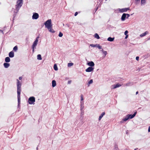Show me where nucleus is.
I'll return each mask as SVG.
<instances>
[{
	"label": "nucleus",
	"instance_id": "obj_1",
	"mask_svg": "<svg viewBox=\"0 0 150 150\" xmlns=\"http://www.w3.org/2000/svg\"><path fill=\"white\" fill-rule=\"evenodd\" d=\"M17 82V92L18 95V103L19 105L20 104V100H21V97H20V94L21 91V82L19 81L18 79L16 80Z\"/></svg>",
	"mask_w": 150,
	"mask_h": 150
},
{
	"label": "nucleus",
	"instance_id": "obj_2",
	"mask_svg": "<svg viewBox=\"0 0 150 150\" xmlns=\"http://www.w3.org/2000/svg\"><path fill=\"white\" fill-rule=\"evenodd\" d=\"M23 0H18L17 2V4L16 5V9L17 12H18L20 8L22 5Z\"/></svg>",
	"mask_w": 150,
	"mask_h": 150
},
{
	"label": "nucleus",
	"instance_id": "obj_3",
	"mask_svg": "<svg viewBox=\"0 0 150 150\" xmlns=\"http://www.w3.org/2000/svg\"><path fill=\"white\" fill-rule=\"evenodd\" d=\"M45 28L47 29H49L51 26H52V25L51 23V19H48L47 21L44 23Z\"/></svg>",
	"mask_w": 150,
	"mask_h": 150
},
{
	"label": "nucleus",
	"instance_id": "obj_4",
	"mask_svg": "<svg viewBox=\"0 0 150 150\" xmlns=\"http://www.w3.org/2000/svg\"><path fill=\"white\" fill-rule=\"evenodd\" d=\"M35 101V98L34 97L32 96L30 97L28 100L29 103L30 104H34Z\"/></svg>",
	"mask_w": 150,
	"mask_h": 150
},
{
	"label": "nucleus",
	"instance_id": "obj_5",
	"mask_svg": "<svg viewBox=\"0 0 150 150\" xmlns=\"http://www.w3.org/2000/svg\"><path fill=\"white\" fill-rule=\"evenodd\" d=\"M129 10V8H124L119 9V11L120 13H123L124 12H126L128 10Z\"/></svg>",
	"mask_w": 150,
	"mask_h": 150
},
{
	"label": "nucleus",
	"instance_id": "obj_6",
	"mask_svg": "<svg viewBox=\"0 0 150 150\" xmlns=\"http://www.w3.org/2000/svg\"><path fill=\"white\" fill-rule=\"evenodd\" d=\"M38 38L39 37H37L35 40L33 42V44L32 46V48H35V47L37 45L38 42Z\"/></svg>",
	"mask_w": 150,
	"mask_h": 150
},
{
	"label": "nucleus",
	"instance_id": "obj_7",
	"mask_svg": "<svg viewBox=\"0 0 150 150\" xmlns=\"http://www.w3.org/2000/svg\"><path fill=\"white\" fill-rule=\"evenodd\" d=\"M39 16V15L38 13H34L32 18L33 19H37L38 18Z\"/></svg>",
	"mask_w": 150,
	"mask_h": 150
},
{
	"label": "nucleus",
	"instance_id": "obj_8",
	"mask_svg": "<svg viewBox=\"0 0 150 150\" xmlns=\"http://www.w3.org/2000/svg\"><path fill=\"white\" fill-rule=\"evenodd\" d=\"M121 85L119 84L118 83L116 85H112L111 86V88L112 89H115L121 86Z\"/></svg>",
	"mask_w": 150,
	"mask_h": 150
},
{
	"label": "nucleus",
	"instance_id": "obj_9",
	"mask_svg": "<svg viewBox=\"0 0 150 150\" xmlns=\"http://www.w3.org/2000/svg\"><path fill=\"white\" fill-rule=\"evenodd\" d=\"M94 69V68L91 67H89L88 68L86 69V72H90L93 71Z\"/></svg>",
	"mask_w": 150,
	"mask_h": 150
},
{
	"label": "nucleus",
	"instance_id": "obj_10",
	"mask_svg": "<svg viewBox=\"0 0 150 150\" xmlns=\"http://www.w3.org/2000/svg\"><path fill=\"white\" fill-rule=\"evenodd\" d=\"M125 18H126V15L125 13H124L122 14L121 18V20L122 21H124Z\"/></svg>",
	"mask_w": 150,
	"mask_h": 150
},
{
	"label": "nucleus",
	"instance_id": "obj_11",
	"mask_svg": "<svg viewBox=\"0 0 150 150\" xmlns=\"http://www.w3.org/2000/svg\"><path fill=\"white\" fill-rule=\"evenodd\" d=\"M137 112H135L134 113L133 115L128 114L127 115V116H128L129 117V118L132 119L136 115Z\"/></svg>",
	"mask_w": 150,
	"mask_h": 150
},
{
	"label": "nucleus",
	"instance_id": "obj_12",
	"mask_svg": "<svg viewBox=\"0 0 150 150\" xmlns=\"http://www.w3.org/2000/svg\"><path fill=\"white\" fill-rule=\"evenodd\" d=\"M87 64L89 66H90L91 67H93L94 65V63L92 61H91L87 63Z\"/></svg>",
	"mask_w": 150,
	"mask_h": 150
},
{
	"label": "nucleus",
	"instance_id": "obj_13",
	"mask_svg": "<svg viewBox=\"0 0 150 150\" xmlns=\"http://www.w3.org/2000/svg\"><path fill=\"white\" fill-rule=\"evenodd\" d=\"M9 56L11 58L13 57H14V52L12 51L10 52L8 54Z\"/></svg>",
	"mask_w": 150,
	"mask_h": 150
},
{
	"label": "nucleus",
	"instance_id": "obj_14",
	"mask_svg": "<svg viewBox=\"0 0 150 150\" xmlns=\"http://www.w3.org/2000/svg\"><path fill=\"white\" fill-rule=\"evenodd\" d=\"M105 113L104 112H103L99 116V119H98V120H99L100 121L101 120V118H102V117H103V116L104 115H105Z\"/></svg>",
	"mask_w": 150,
	"mask_h": 150
},
{
	"label": "nucleus",
	"instance_id": "obj_15",
	"mask_svg": "<svg viewBox=\"0 0 150 150\" xmlns=\"http://www.w3.org/2000/svg\"><path fill=\"white\" fill-rule=\"evenodd\" d=\"M149 32L148 31H146L144 33H143L142 34H141L140 35V36L141 37H144V36H145L146 34H148V33Z\"/></svg>",
	"mask_w": 150,
	"mask_h": 150
},
{
	"label": "nucleus",
	"instance_id": "obj_16",
	"mask_svg": "<svg viewBox=\"0 0 150 150\" xmlns=\"http://www.w3.org/2000/svg\"><path fill=\"white\" fill-rule=\"evenodd\" d=\"M4 66L5 68H7L9 67L10 64L9 63H5L4 64Z\"/></svg>",
	"mask_w": 150,
	"mask_h": 150
},
{
	"label": "nucleus",
	"instance_id": "obj_17",
	"mask_svg": "<svg viewBox=\"0 0 150 150\" xmlns=\"http://www.w3.org/2000/svg\"><path fill=\"white\" fill-rule=\"evenodd\" d=\"M48 29L49 31L50 32L52 33H54L55 32V31L53 29L52 26H51V27H50L49 29Z\"/></svg>",
	"mask_w": 150,
	"mask_h": 150
},
{
	"label": "nucleus",
	"instance_id": "obj_18",
	"mask_svg": "<svg viewBox=\"0 0 150 150\" xmlns=\"http://www.w3.org/2000/svg\"><path fill=\"white\" fill-rule=\"evenodd\" d=\"M137 1H139V0H136ZM146 3V0H141V4L142 5H144Z\"/></svg>",
	"mask_w": 150,
	"mask_h": 150
},
{
	"label": "nucleus",
	"instance_id": "obj_19",
	"mask_svg": "<svg viewBox=\"0 0 150 150\" xmlns=\"http://www.w3.org/2000/svg\"><path fill=\"white\" fill-rule=\"evenodd\" d=\"M56 85V82L55 80H53L52 82V86L53 87H54Z\"/></svg>",
	"mask_w": 150,
	"mask_h": 150
},
{
	"label": "nucleus",
	"instance_id": "obj_20",
	"mask_svg": "<svg viewBox=\"0 0 150 150\" xmlns=\"http://www.w3.org/2000/svg\"><path fill=\"white\" fill-rule=\"evenodd\" d=\"M5 61L6 62H9L10 61V59L9 57H7L5 58Z\"/></svg>",
	"mask_w": 150,
	"mask_h": 150
},
{
	"label": "nucleus",
	"instance_id": "obj_21",
	"mask_svg": "<svg viewBox=\"0 0 150 150\" xmlns=\"http://www.w3.org/2000/svg\"><path fill=\"white\" fill-rule=\"evenodd\" d=\"M114 38H112L111 37H109L108 38V40L110 42H112L114 40Z\"/></svg>",
	"mask_w": 150,
	"mask_h": 150
},
{
	"label": "nucleus",
	"instance_id": "obj_22",
	"mask_svg": "<svg viewBox=\"0 0 150 150\" xmlns=\"http://www.w3.org/2000/svg\"><path fill=\"white\" fill-rule=\"evenodd\" d=\"M132 85V83L131 82H129L124 84V86H129Z\"/></svg>",
	"mask_w": 150,
	"mask_h": 150
},
{
	"label": "nucleus",
	"instance_id": "obj_23",
	"mask_svg": "<svg viewBox=\"0 0 150 150\" xmlns=\"http://www.w3.org/2000/svg\"><path fill=\"white\" fill-rule=\"evenodd\" d=\"M94 37L97 39H99L100 38L97 33H95L94 35Z\"/></svg>",
	"mask_w": 150,
	"mask_h": 150
},
{
	"label": "nucleus",
	"instance_id": "obj_24",
	"mask_svg": "<svg viewBox=\"0 0 150 150\" xmlns=\"http://www.w3.org/2000/svg\"><path fill=\"white\" fill-rule=\"evenodd\" d=\"M129 117L128 116H127V115L125 118L123 119V120L124 121H126L129 118Z\"/></svg>",
	"mask_w": 150,
	"mask_h": 150
},
{
	"label": "nucleus",
	"instance_id": "obj_25",
	"mask_svg": "<svg viewBox=\"0 0 150 150\" xmlns=\"http://www.w3.org/2000/svg\"><path fill=\"white\" fill-rule=\"evenodd\" d=\"M37 59L39 60H41L42 59L41 55L40 54H38L37 55Z\"/></svg>",
	"mask_w": 150,
	"mask_h": 150
},
{
	"label": "nucleus",
	"instance_id": "obj_26",
	"mask_svg": "<svg viewBox=\"0 0 150 150\" xmlns=\"http://www.w3.org/2000/svg\"><path fill=\"white\" fill-rule=\"evenodd\" d=\"M54 69L55 70L57 71L58 70V68L56 64L54 65Z\"/></svg>",
	"mask_w": 150,
	"mask_h": 150
},
{
	"label": "nucleus",
	"instance_id": "obj_27",
	"mask_svg": "<svg viewBox=\"0 0 150 150\" xmlns=\"http://www.w3.org/2000/svg\"><path fill=\"white\" fill-rule=\"evenodd\" d=\"M18 49V48L17 46H16L13 48V50L15 52H16L17 50Z\"/></svg>",
	"mask_w": 150,
	"mask_h": 150
},
{
	"label": "nucleus",
	"instance_id": "obj_28",
	"mask_svg": "<svg viewBox=\"0 0 150 150\" xmlns=\"http://www.w3.org/2000/svg\"><path fill=\"white\" fill-rule=\"evenodd\" d=\"M93 82V80L92 79H91V80L89 81V82H88V86H89V85L92 83Z\"/></svg>",
	"mask_w": 150,
	"mask_h": 150
},
{
	"label": "nucleus",
	"instance_id": "obj_29",
	"mask_svg": "<svg viewBox=\"0 0 150 150\" xmlns=\"http://www.w3.org/2000/svg\"><path fill=\"white\" fill-rule=\"evenodd\" d=\"M98 45V44H96V45L93 44H90V46L92 47H97Z\"/></svg>",
	"mask_w": 150,
	"mask_h": 150
},
{
	"label": "nucleus",
	"instance_id": "obj_30",
	"mask_svg": "<svg viewBox=\"0 0 150 150\" xmlns=\"http://www.w3.org/2000/svg\"><path fill=\"white\" fill-rule=\"evenodd\" d=\"M74 64L73 63H69L68 64V67H70L73 65Z\"/></svg>",
	"mask_w": 150,
	"mask_h": 150
},
{
	"label": "nucleus",
	"instance_id": "obj_31",
	"mask_svg": "<svg viewBox=\"0 0 150 150\" xmlns=\"http://www.w3.org/2000/svg\"><path fill=\"white\" fill-rule=\"evenodd\" d=\"M103 53L104 54V57H105L107 54V52L106 51H103Z\"/></svg>",
	"mask_w": 150,
	"mask_h": 150
},
{
	"label": "nucleus",
	"instance_id": "obj_32",
	"mask_svg": "<svg viewBox=\"0 0 150 150\" xmlns=\"http://www.w3.org/2000/svg\"><path fill=\"white\" fill-rule=\"evenodd\" d=\"M97 47L99 49H101L102 47L101 46H100L99 44H98Z\"/></svg>",
	"mask_w": 150,
	"mask_h": 150
},
{
	"label": "nucleus",
	"instance_id": "obj_33",
	"mask_svg": "<svg viewBox=\"0 0 150 150\" xmlns=\"http://www.w3.org/2000/svg\"><path fill=\"white\" fill-rule=\"evenodd\" d=\"M63 35V34L61 32H60L59 33V37H61Z\"/></svg>",
	"mask_w": 150,
	"mask_h": 150
},
{
	"label": "nucleus",
	"instance_id": "obj_34",
	"mask_svg": "<svg viewBox=\"0 0 150 150\" xmlns=\"http://www.w3.org/2000/svg\"><path fill=\"white\" fill-rule=\"evenodd\" d=\"M126 16V18L128 19L129 17L130 16L129 14L127 13H125Z\"/></svg>",
	"mask_w": 150,
	"mask_h": 150
},
{
	"label": "nucleus",
	"instance_id": "obj_35",
	"mask_svg": "<svg viewBox=\"0 0 150 150\" xmlns=\"http://www.w3.org/2000/svg\"><path fill=\"white\" fill-rule=\"evenodd\" d=\"M83 100V96L82 95H81V100L82 101Z\"/></svg>",
	"mask_w": 150,
	"mask_h": 150
},
{
	"label": "nucleus",
	"instance_id": "obj_36",
	"mask_svg": "<svg viewBox=\"0 0 150 150\" xmlns=\"http://www.w3.org/2000/svg\"><path fill=\"white\" fill-rule=\"evenodd\" d=\"M128 33V31L127 30H126L125 32V35H128L127 34Z\"/></svg>",
	"mask_w": 150,
	"mask_h": 150
},
{
	"label": "nucleus",
	"instance_id": "obj_37",
	"mask_svg": "<svg viewBox=\"0 0 150 150\" xmlns=\"http://www.w3.org/2000/svg\"><path fill=\"white\" fill-rule=\"evenodd\" d=\"M71 80H69V81H68V84H70L71 83Z\"/></svg>",
	"mask_w": 150,
	"mask_h": 150
},
{
	"label": "nucleus",
	"instance_id": "obj_38",
	"mask_svg": "<svg viewBox=\"0 0 150 150\" xmlns=\"http://www.w3.org/2000/svg\"><path fill=\"white\" fill-rule=\"evenodd\" d=\"M139 57H138V56H137V57H136V60L138 61L139 60Z\"/></svg>",
	"mask_w": 150,
	"mask_h": 150
},
{
	"label": "nucleus",
	"instance_id": "obj_39",
	"mask_svg": "<svg viewBox=\"0 0 150 150\" xmlns=\"http://www.w3.org/2000/svg\"><path fill=\"white\" fill-rule=\"evenodd\" d=\"M78 14V13L77 12H76L74 14L75 16H76Z\"/></svg>",
	"mask_w": 150,
	"mask_h": 150
},
{
	"label": "nucleus",
	"instance_id": "obj_40",
	"mask_svg": "<svg viewBox=\"0 0 150 150\" xmlns=\"http://www.w3.org/2000/svg\"><path fill=\"white\" fill-rule=\"evenodd\" d=\"M22 78V77L21 76L19 77V79L20 80H21Z\"/></svg>",
	"mask_w": 150,
	"mask_h": 150
},
{
	"label": "nucleus",
	"instance_id": "obj_41",
	"mask_svg": "<svg viewBox=\"0 0 150 150\" xmlns=\"http://www.w3.org/2000/svg\"><path fill=\"white\" fill-rule=\"evenodd\" d=\"M128 35H126V36H125V39H127V38H128Z\"/></svg>",
	"mask_w": 150,
	"mask_h": 150
},
{
	"label": "nucleus",
	"instance_id": "obj_42",
	"mask_svg": "<svg viewBox=\"0 0 150 150\" xmlns=\"http://www.w3.org/2000/svg\"><path fill=\"white\" fill-rule=\"evenodd\" d=\"M81 107H82V106H83V103H82L81 102Z\"/></svg>",
	"mask_w": 150,
	"mask_h": 150
},
{
	"label": "nucleus",
	"instance_id": "obj_43",
	"mask_svg": "<svg viewBox=\"0 0 150 150\" xmlns=\"http://www.w3.org/2000/svg\"><path fill=\"white\" fill-rule=\"evenodd\" d=\"M148 131L149 132H150V126L149 127Z\"/></svg>",
	"mask_w": 150,
	"mask_h": 150
},
{
	"label": "nucleus",
	"instance_id": "obj_44",
	"mask_svg": "<svg viewBox=\"0 0 150 150\" xmlns=\"http://www.w3.org/2000/svg\"><path fill=\"white\" fill-rule=\"evenodd\" d=\"M68 27H69V25L68 24H66V25Z\"/></svg>",
	"mask_w": 150,
	"mask_h": 150
},
{
	"label": "nucleus",
	"instance_id": "obj_45",
	"mask_svg": "<svg viewBox=\"0 0 150 150\" xmlns=\"http://www.w3.org/2000/svg\"><path fill=\"white\" fill-rule=\"evenodd\" d=\"M83 106H82V107H81V110L82 109H83Z\"/></svg>",
	"mask_w": 150,
	"mask_h": 150
},
{
	"label": "nucleus",
	"instance_id": "obj_46",
	"mask_svg": "<svg viewBox=\"0 0 150 150\" xmlns=\"http://www.w3.org/2000/svg\"><path fill=\"white\" fill-rule=\"evenodd\" d=\"M83 106H82V107H81V110L82 109H83Z\"/></svg>",
	"mask_w": 150,
	"mask_h": 150
},
{
	"label": "nucleus",
	"instance_id": "obj_47",
	"mask_svg": "<svg viewBox=\"0 0 150 150\" xmlns=\"http://www.w3.org/2000/svg\"><path fill=\"white\" fill-rule=\"evenodd\" d=\"M0 32H1V33H3V34H4V33H3V31L2 30H0Z\"/></svg>",
	"mask_w": 150,
	"mask_h": 150
},
{
	"label": "nucleus",
	"instance_id": "obj_48",
	"mask_svg": "<svg viewBox=\"0 0 150 150\" xmlns=\"http://www.w3.org/2000/svg\"><path fill=\"white\" fill-rule=\"evenodd\" d=\"M34 48H32V49H33V52H34Z\"/></svg>",
	"mask_w": 150,
	"mask_h": 150
},
{
	"label": "nucleus",
	"instance_id": "obj_49",
	"mask_svg": "<svg viewBox=\"0 0 150 150\" xmlns=\"http://www.w3.org/2000/svg\"><path fill=\"white\" fill-rule=\"evenodd\" d=\"M101 51L103 52V51H104L103 49H102V50H101Z\"/></svg>",
	"mask_w": 150,
	"mask_h": 150
},
{
	"label": "nucleus",
	"instance_id": "obj_50",
	"mask_svg": "<svg viewBox=\"0 0 150 150\" xmlns=\"http://www.w3.org/2000/svg\"><path fill=\"white\" fill-rule=\"evenodd\" d=\"M138 91H137V92H136V94L137 95V94H138Z\"/></svg>",
	"mask_w": 150,
	"mask_h": 150
},
{
	"label": "nucleus",
	"instance_id": "obj_51",
	"mask_svg": "<svg viewBox=\"0 0 150 150\" xmlns=\"http://www.w3.org/2000/svg\"><path fill=\"white\" fill-rule=\"evenodd\" d=\"M138 148H136L134 149V150H137Z\"/></svg>",
	"mask_w": 150,
	"mask_h": 150
},
{
	"label": "nucleus",
	"instance_id": "obj_52",
	"mask_svg": "<svg viewBox=\"0 0 150 150\" xmlns=\"http://www.w3.org/2000/svg\"><path fill=\"white\" fill-rule=\"evenodd\" d=\"M150 40V38H148V40Z\"/></svg>",
	"mask_w": 150,
	"mask_h": 150
},
{
	"label": "nucleus",
	"instance_id": "obj_53",
	"mask_svg": "<svg viewBox=\"0 0 150 150\" xmlns=\"http://www.w3.org/2000/svg\"><path fill=\"white\" fill-rule=\"evenodd\" d=\"M115 150H117V149H116V148L115 149Z\"/></svg>",
	"mask_w": 150,
	"mask_h": 150
},
{
	"label": "nucleus",
	"instance_id": "obj_54",
	"mask_svg": "<svg viewBox=\"0 0 150 150\" xmlns=\"http://www.w3.org/2000/svg\"><path fill=\"white\" fill-rule=\"evenodd\" d=\"M63 25L64 26V24H63Z\"/></svg>",
	"mask_w": 150,
	"mask_h": 150
},
{
	"label": "nucleus",
	"instance_id": "obj_55",
	"mask_svg": "<svg viewBox=\"0 0 150 150\" xmlns=\"http://www.w3.org/2000/svg\"><path fill=\"white\" fill-rule=\"evenodd\" d=\"M125 150H127V149H125Z\"/></svg>",
	"mask_w": 150,
	"mask_h": 150
}]
</instances>
